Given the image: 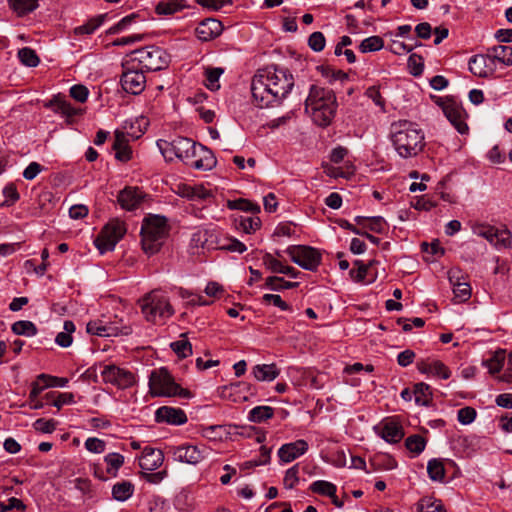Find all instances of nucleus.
<instances>
[{
  "mask_svg": "<svg viewBox=\"0 0 512 512\" xmlns=\"http://www.w3.org/2000/svg\"><path fill=\"white\" fill-rule=\"evenodd\" d=\"M148 125V121L145 117H140L134 121H125L120 132L125 133L127 138L136 140L140 138Z\"/></svg>",
  "mask_w": 512,
  "mask_h": 512,
  "instance_id": "c85d7f7f",
  "label": "nucleus"
},
{
  "mask_svg": "<svg viewBox=\"0 0 512 512\" xmlns=\"http://www.w3.org/2000/svg\"><path fill=\"white\" fill-rule=\"evenodd\" d=\"M263 302L273 304L274 306L280 308L282 311H290L291 306L287 304L284 300H282L280 295L277 294H264Z\"/></svg>",
  "mask_w": 512,
  "mask_h": 512,
  "instance_id": "0e129e2a",
  "label": "nucleus"
},
{
  "mask_svg": "<svg viewBox=\"0 0 512 512\" xmlns=\"http://www.w3.org/2000/svg\"><path fill=\"white\" fill-rule=\"evenodd\" d=\"M169 232L167 219L161 215L150 214L143 219L141 226V244L148 255L156 254Z\"/></svg>",
  "mask_w": 512,
  "mask_h": 512,
  "instance_id": "20e7f679",
  "label": "nucleus"
},
{
  "mask_svg": "<svg viewBox=\"0 0 512 512\" xmlns=\"http://www.w3.org/2000/svg\"><path fill=\"white\" fill-rule=\"evenodd\" d=\"M144 193L137 187H125L118 194L117 201L120 206L128 211H132L141 204Z\"/></svg>",
  "mask_w": 512,
  "mask_h": 512,
  "instance_id": "aec40b11",
  "label": "nucleus"
},
{
  "mask_svg": "<svg viewBox=\"0 0 512 512\" xmlns=\"http://www.w3.org/2000/svg\"><path fill=\"white\" fill-rule=\"evenodd\" d=\"M418 512H446L440 501L423 499L417 504Z\"/></svg>",
  "mask_w": 512,
  "mask_h": 512,
  "instance_id": "5fc2aeb1",
  "label": "nucleus"
},
{
  "mask_svg": "<svg viewBox=\"0 0 512 512\" xmlns=\"http://www.w3.org/2000/svg\"><path fill=\"white\" fill-rule=\"evenodd\" d=\"M299 464H295L289 468L284 476L283 485L286 489H293L299 482Z\"/></svg>",
  "mask_w": 512,
  "mask_h": 512,
  "instance_id": "603ef678",
  "label": "nucleus"
},
{
  "mask_svg": "<svg viewBox=\"0 0 512 512\" xmlns=\"http://www.w3.org/2000/svg\"><path fill=\"white\" fill-rule=\"evenodd\" d=\"M427 473L432 481H442L445 478L444 464L439 459H431L427 464Z\"/></svg>",
  "mask_w": 512,
  "mask_h": 512,
  "instance_id": "a19ab883",
  "label": "nucleus"
},
{
  "mask_svg": "<svg viewBox=\"0 0 512 512\" xmlns=\"http://www.w3.org/2000/svg\"><path fill=\"white\" fill-rule=\"evenodd\" d=\"M11 330L16 335L32 337L37 334V327L31 321L20 320L13 323Z\"/></svg>",
  "mask_w": 512,
  "mask_h": 512,
  "instance_id": "ea45409f",
  "label": "nucleus"
},
{
  "mask_svg": "<svg viewBox=\"0 0 512 512\" xmlns=\"http://www.w3.org/2000/svg\"><path fill=\"white\" fill-rule=\"evenodd\" d=\"M196 36L202 41H209L222 32V24L215 19H205L196 27Z\"/></svg>",
  "mask_w": 512,
  "mask_h": 512,
  "instance_id": "393cba45",
  "label": "nucleus"
},
{
  "mask_svg": "<svg viewBox=\"0 0 512 512\" xmlns=\"http://www.w3.org/2000/svg\"><path fill=\"white\" fill-rule=\"evenodd\" d=\"M127 57L129 58L127 64H132L133 68L138 67L144 72L165 69L170 62L168 53L163 48L155 45L133 50Z\"/></svg>",
  "mask_w": 512,
  "mask_h": 512,
  "instance_id": "39448f33",
  "label": "nucleus"
},
{
  "mask_svg": "<svg viewBox=\"0 0 512 512\" xmlns=\"http://www.w3.org/2000/svg\"><path fill=\"white\" fill-rule=\"evenodd\" d=\"M355 221L358 225L362 226L363 229H369L376 233H383L387 228V223L383 217H364L357 216Z\"/></svg>",
  "mask_w": 512,
  "mask_h": 512,
  "instance_id": "2f4dec72",
  "label": "nucleus"
},
{
  "mask_svg": "<svg viewBox=\"0 0 512 512\" xmlns=\"http://www.w3.org/2000/svg\"><path fill=\"white\" fill-rule=\"evenodd\" d=\"M172 145H174V139L170 142L162 139L157 141V146L161 154L168 161H172L176 157V150H174Z\"/></svg>",
  "mask_w": 512,
  "mask_h": 512,
  "instance_id": "13d9d810",
  "label": "nucleus"
},
{
  "mask_svg": "<svg viewBox=\"0 0 512 512\" xmlns=\"http://www.w3.org/2000/svg\"><path fill=\"white\" fill-rule=\"evenodd\" d=\"M185 7V0H161L155 10L159 15H172Z\"/></svg>",
  "mask_w": 512,
  "mask_h": 512,
  "instance_id": "473e14b6",
  "label": "nucleus"
},
{
  "mask_svg": "<svg viewBox=\"0 0 512 512\" xmlns=\"http://www.w3.org/2000/svg\"><path fill=\"white\" fill-rule=\"evenodd\" d=\"M308 443L303 439L283 444L278 450V457L283 463H290L308 451Z\"/></svg>",
  "mask_w": 512,
  "mask_h": 512,
  "instance_id": "a211bd4d",
  "label": "nucleus"
},
{
  "mask_svg": "<svg viewBox=\"0 0 512 512\" xmlns=\"http://www.w3.org/2000/svg\"><path fill=\"white\" fill-rule=\"evenodd\" d=\"M424 139V132L415 123L404 120L391 125V141L402 158L417 156L425 146Z\"/></svg>",
  "mask_w": 512,
  "mask_h": 512,
  "instance_id": "f03ea898",
  "label": "nucleus"
},
{
  "mask_svg": "<svg viewBox=\"0 0 512 512\" xmlns=\"http://www.w3.org/2000/svg\"><path fill=\"white\" fill-rule=\"evenodd\" d=\"M217 161L213 152L207 147L197 144L195 149V158H193L189 165L197 170H211L215 167Z\"/></svg>",
  "mask_w": 512,
  "mask_h": 512,
  "instance_id": "6ab92c4d",
  "label": "nucleus"
},
{
  "mask_svg": "<svg viewBox=\"0 0 512 512\" xmlns=\"http://www.w3.org/2000/svg\"><path fill=\"white\" fill-rule=\"evenodd\" d=\"M415 402L419 405L428 406L432 400L430 386L425 383H418L414 388Z\"/></svg>",
  "mask_w": 512,
  "mask_h": 512,
  "instance_id": "58836bf2",
  "label": "nucleus"
},
{
  "mask_svg": "<svg viewBox=\"0 0 512 512\" xmlns=\"http://www.w3.org/2000/svg\"><path fill=\"white\" fill-rule=\"evenodd\" d=\"M223 72H224V69L220 68V67L207 68L205 70V75H206V84L205 85L209 90L215 91L220 88L219 78L223 74Z\"/></svg>",
  "mask_w": 512,
  "mask_h": 512,
  "instance_id": "a18cd8bd",
  "label": "nucleus"
},
{
  "mask_svg": "<svg viewBox=\"0 0 512 512\" xmlns=\"http://www.w3.org/2000/svg\"><path fill=\"white\" fill-rule=\"evenodd\" d=\"M488 53L486 55H474L469 60V70L476 76L486 78L491 73Z\"/></svg>",
  "mask_w": 512,
  "mask_h": 512,
  "instance_id": "c756f323",
  "label": "nucleus"
},
{
  "mask_svg": "<svg viewBox=\"0 0 512 512\" xmlns=\"http://www.w3.org/2000/svg\"><path fill=\"white\" fill-rule=\"evenodd\" d=\"M127 228L120 219L110 220L96 237L94 243L101 254L114 250L116 244L126 234Z\"/></svg>",
  "mask_w": 512,
  "mask_h": 512,
  "instance_id": "6e6552de",
  "label": "nucleus"
},
{
  "mask_svg": "<svg viewBox=\"0 0 512 512\" xmlns=\"http://www.w3.org/2000/svg\"><path fill=\"white\" fill-rule=\"evenodd\" d=\"M131 139L127 138L125 133L116 130L114 133V142L112 149L115 152V158L121 162H127L132 158V150L129 145Z\"/></svg>",
  "mask_w": 512,
  "mask_h": 512,
  "instance_id": "4be33fe9",
  "label": "nucleus"
},
{
  "mask_svg": "<svg viewBox=\"0 0 512 512\" xmlns=\"http://www.w3.org/2000/svg\"><path fill=\"white\" fill-rule=\"evenodd\" d=\"M84 445H85V448L89 452L98 453V454L103 453L106 448L105 441H103L99 438H96V437H90V438L86 439Z\"/></svg>",
  "mask_w": 512,
  "mask_h": 512,
  "instance_id": "e2e57ef3",
  "label": "nucleus"
},
{
  "mask_svg": "<svg viewBox=\"0 0 512 512\" xmlns=\"http://www.w3.org/2000/svg\"><path fill=\"white\" fill-rule=\"evenodd\" d=\"M134 493V485L130 481H121L112 487V496L115 500L124 502Z\"/></svg>",
  "mask_w": 512,
  "mask_h": 512,
  "instance_id": "72a5a7b5",
  "label": "nucleus"
},
{
  "mask_svg": "<svg viewBox=\"0 0 512 512\" xmlns=\"http://www.w3.org/2000/svg\"><path fill=\"white\" fill-rule=\"evenodd\" d=\"M442 110L459 133L464 134L468 131V126L464 120V110L460 105L452 100H447L442 103Z\"/></svg>",
  "mask_w": 512,
  "mask_h": 512,
  "instance_id": "dca6fc26",
  "label": "nucleus"
},
{
  "mask_svg": "<svg viewBox=\"0 0 512 512\" xmlns=\"http://www.w3.org/2000/svg\"><path fill=\"white\" fill-rule=\"evenodd\" d=\"M106 17V14L99 15L97 17H94L90 19L87 23L78 26L75 28V34L77 35H83V34H92L94 31L101 26L104 19Z\"/></svg>",
  "mask_w": 512,
  "mask_h": 512,
  "instance_id": "49530a36",
  "label": "nucleus"
},
{
  "mask_svg": "<svg viewBox=\"0 0 512 512\" xmlns=\"http://www.w3.org/2000/svg\"><path fill=\"white\" fill-rule=\"evenodd\" d=\"M262 259H263L264 265L271 272L282 273V271H284L283 269H284L285 265L280 260L275 258L272 254L265 253Z\"/></svg>",
  "mask_w": 512,
  "mask_h": 512,
  "instance_id": "6e6d98bb",
  "label": "nucleus"
},
{
  "mask_svg": "<svg viewBox=\"0 0 512 512\" xmlns=\"http://www.w3.org/2000/svg\"><path fill=\"white\" fill-rule=\"evenodd\" d=\"M378 429L379 435L388 443H398L404 436L402 426L393 420H384Z\"/></svg>",
  "mask_w": 512,
  "mask_h": 512,
  "instance_id": "b1692460",
  "label": "nucleus"
},
{
  "mask_svg": "<svg viewBox=\"0 0 512 512\" xmlns=\"http://www.w3.org/2000/svg\"><path fill=\"white\" fill-rule=\"evenodd\" d=\"M56 424V421L53 419L40 418L33 423V427L42 433H52L56 429Z\"/></svg>",
  "mask_w": 512,
  "mask_h": 512,
  "instance_id": "680f3d73",
  "label": "nucleus"
},
{
  "mask_svg": "<svg viewBox=\"0 0 512 512\" xmlns=\"http://www.w3.org/2000/svg\"><path fill=\"white\" fill-rule=\"evenodd\" d=\"M164 461V454L160 449L145 447L139 460V466L143 470L154 471L158 469Z\"/></svg>",
  "mask_w": 512,
  "mask_h": 512,
  "instance_id": "412c9836",
  "label": "nucleus"
},
{
  "mask_svg": "<svg viewBox=\"0 0 512 512\" xmlns=\"http://www.w3.org/2000/svg\"><path fill=\"white\" fill-rule=\"evenodd\" d=\"M13 509H16L18 511H24L26 509V506L20 499L15 497L9 498L6 503H0V512H8Z\"/></svg>",
  "mask_w": 512,
  "mask_h": 512,
  "instance_id": "69168bd1",
  "label": "nucleus"
},
{
  "mask_svg": "<svg viewBox=\"0 0 512 512\" xmlns=\"http://www.w3.org/2000/svg\"><path fill=\"white\" fill-rule=\"evenodd\" d=\"M171 452L176 461L196 465L208 456V448L191 444H182L171 447Z\"/></svg>",
  "mask_w": 512,
  "mask_h": 512,
  "instance_id": "ddd939ff",
  "label": "nucleus"
},
{
  "mask_svg": "<svg viewBox=\"0 0 512 512\" xmlns=\"http://www.w3.org/2000/svg\"><path fill=\"white\" fill-rule=\"evenodd\" d=\"M149 387L154 396L180 397L190 399L193 394L178 385L166 369L153 371L149 378Z\"/></svg>",
  "mask_w": 512,
  "mask_h": 512,
  "instance_id": "0eeeda50",
  "label": "nucleus"
},
{
  "mask_svg": "<svg viewBox=\"0 0 512 512\" xmlns=\"http://www.w3.org/2000/svg\"><path fill=\"white\" fill-rule=\"evenodd\" d=\"M139 17L138 14L132 13L128 16L123 17L118 23H116L114 26L110 27L108 30L109 34H117L123 30H125L127 27H129L135 20Z\"/></svg>",
  "mask_w": 512,
  "mask_h": 512,
  "instance_id": "864d4df0",
  "label": "nucleus"
},
{
  "mask_svg": "<svg viewBox=\"0 0 512 512\" xmlns=\"http://www.w3.org/2000/svg\"><path fill=\"white\" fill-rule=\"evenodd\" d=\"M376 263L377 262L375 260L370 261L368 264H364L362 261L356 260L354 262V265L357 266V269H352L350 271L352 279L356 282H363L367 275L369 274L373 265Z\"/></svg>",
  "mask_w": 512,
  "mask_h": 512,
  "instance_id": "c03bdc74",
  "label": "nucleus"
},
{
  "mask_svg": "<svg viewBox=\"0 0 512 512\" xmlns=\"http://www.w3.org/2000/svg\"><path fill=\"white\" fill-rule=\"evenodd\" d=\"M170 347L180 358H186L192 355V345L187 340H178L172 342Z\"/></svg>",
  "mask_w": 512,
  "mask_h": 512,
  "instance_id": "3c124183",
  "label": "nucleus"
},
{
  "mask_svg": "<svg viewBox=\"0 0 512 512\" xmlns=\"http://www.w3.org/2000/svg\"><path fill=\"white\" fill-rule=\"evenodd\" d=\"M274 415V409L270 406H256L250 410L248 419L253 423H262Z\"/></svg>",
  "mask_w": 512,
  "mask_h": 512,
  "instance_id": "c9c22d12",
  "label": "nucleus"
},
{
  "mask_svg": "<svg viewBox=\"0 0 512 512\" xmlns=\"http://www.w3.org/2000/svg\"><path fill=\"white\" fill-rule=\"evenodd\" d=\"M124 71L120 78L122 89L130 94L139 95L146 87V76L144 71L138 67L133 68L132 64H123Z\"/></svg>",
  "mask_w": 512,
  "mask_h": 512,
  "instance_id": "f8f14e48",
  "label": "nucleus"
},
{
  "mask_svg": "<svg viewBox=\"0 0 512 512\" xmlns=\"http://www.w3.org/2000/svg\"><path fill=\"white\" fill-rule=\"evenodd\" d=\"M448 279L453 287L454 298L465 302L471 297V287L461 269L454 267L448 271Z\"/></svg>",
  "mask_w": 512,
  "mask_h": 512,
  "instance_id": "2eb2a0df",
  "label": "nucleus"
},
{
  "mask_svg": "<svg viewBox=\"0 0 512 512\" xmlns=\"http://www.w3.org/2000/svg\"><path fill=\"white\" fill-rule=\"evenodd\" d=\"M100 375L104 383L122 390L133 387L137 382L134 372L115 364L102 365Z\"/></svg>",
  "mask_w": 512,
  "mask_h": 512,
  "instance_id": "1a4fd4ad",
  "label": "nucleus"
},
{
  "mask_svg": "<svg viewBox=\"0 0 512 512\" xmlns=\"http://www.w3.org/2000/svg\"><path fill=\"white\" fill-rule=\"evenodd\" d=\"M89 95V90L84 85H73L70 88V96L80 103H84Z\"/></svg>",
  "mask_w": 512,
  "mask_h": 512,
  "instance_id": "774afa93",
  "label": "nucleus"
},
{
  "mask_svg": "<svg viewBox=\"0 0 512 512\" xmlns=\"http://www.w3.org/2000/svg\"><path fill=\"white\" fill-rule=\"evenodd\" d=\"M310 490L316 494L335 497L337 488L331 482L325 480H317L310 485Z\"/></svg>",
  "mask_w": 512,
  "mask_h": 512,
  "instance_id": "37998d69",
  "label": "nucleus"
},
{
  "mask_svg": "<svg viewBox=\"0 0 512 512\" xmlns=\"http://www.w3.org/2000/svg\"><path fill=\"white\" fill-rule=\"evenodd\" d=\"M473 232L486 239L497 249H505L511 246V232L505 228H497L488 224H478L473 228Z\"/></svg>",
  "mask_w": 512,
  "mask_h": 512,
  "instance_id": "9b49d317",
  "label": "nucleus"
},
{
  "mask_svg": "<svg viewBox=\"0 0 512 512\" xmlns=\"http://www.w3.org/2000/svg\"><path fill=\"white\" fill-rule=\"evenodd\" d=\"M3 195L6 198L3 205L10 206L17 202L20 198V195L17 191V188L14 184H8L3 189Z\"/></svg>",
  "mask_w": 512,
  "mask_h": 512,
  "instance_id": "338daca9",
  "label": "nucleus"
},
{
  "mask_svg": "<svg viewBox=\"0 0 512 512\" xmlns=\"http://www.w3.org/2000/svg\"><path fill=\"white\" fill-rule=\"evenodd\" d=\"M326 44L325 36L322 32H313L308 39L309 47L315 51L320 52L324 49Z\"/></svg>",
  "mask_w": 512,
  "mask_h": 512,
  "instance_id": "bf43d9fd",
  "label": "nucleus"
},
{
  "mask_svg": "<svg viewBox=\"0 0 512 512\" xmlns=\"http://www.w3.org/2000/svg\"><path fill=\"white\" fill-rule=\"evenodd\" d=\"M104 461L107 465L106 473L110 477H116L118 475V470L124 464V456L119 453L112 452L104 457Z\"/></svg>",
  "mask_w": 512,
  "mask_h": 512,
  "instance_id": "f704fd0d",
  "label": "nucleus"
},
{
  "mask_svg": "<svg viewBox=\"0 0 512 512\" xmlns=\"http://www.w3.org/2000/svg\"><path fill=\"white\" fill-rule=\"evenodd\" d=\"M86 330L89 334L100 337H115L132 333V328L129 325H118L116 322H105L103 320L88 322Z\"/></svg>",
  "mask_w": 512,
  "mask_h": 512,
  "instance_id": "4468645a",
  "label": "nucleus"
},
{
  "mask_svg": "<svg viewBox=\"0 0 512 512\" xmlns=\"http://www.w3.org/2000/svg\"><path fill=\"white\" fill-rule=\"evenodd\" d=\"M383 45L384 42L382 38H380L379 36H371L365 38L361 42L359 49L362 53L374 52L380 50L383 47Z\"/></svg>",
  "mask_w": 512,
  "mask_h": 512,
  "instance_id": "8fccbe9b",
  "label": "nucleus"
},
{
  "mask_svg": "<svg viewBox=\"0 0 512 512\" xmlns=\"http://www.w3.org/2000/svg\"><path fill=\"white\" fill-rule=\"evenodd\" d=\"M40 0H7L9 9L19 18H23L39 8Z\"/></svg>",
  "mask_w": 512,
  "mask_h": 512,
  "instance_id": "bb28decb",
  "label": "nucleus"
},
{
  "mask_svg": "<svg viewBox=\"0 0 512 512\" xmlns=\"http://www.w3.org/2000/svg\"><path fill=\"white\" fill-rule=\"evenodd\" d=\"M491 63L495 61L505 66H512V47L506 45H495L487 49Z\"/></svg>",
  "mask_w": 512,
  "mask_h": 512,
  "instance_id": "cd10ccee",
  "label": "nucleus"
},
{
  "mask_svg": "<svg viewBox=\"0 0 512 512\" xmlns=\"http://www.w3.org/2000/svg\"><path fill=\"white\" fill-rule=\"evenodd\" d=\"M212 237V234L205 229H199L192 234L191 244L195 248H212L213 242L209 241V238Z\"/></svg>",
  "mask_w": 512,
  "mask_h": 512,
  "instance_id": "79ce46f5",
  "label": "nucleus"
},
{
  "mask_svg": "<svg viewBox=\"0 0 512 512\" xmlns=\"http://www.w3.org/2000/svg\"><path fill=\"white\" fill-rule=\"evenodd\" d=\"M265 285L270 290L281 291L284 289H294L299 286V283L286 281L282 277L278 276H270L266 278Z\"/></svg>",
  "mask_w": 512,
  "mask_h": 512,
  "instance_id": "e433bc0d",
  "label": "nucleus"
},
{
  "mask_svg": "<svg viewBox=\"0 0 512 512\" xmlns=\"http://www.w3.org/2000/svg\"><path fill=\"white\" fill-rule=\"evenodd\" d=\"M408 67L410 72L414 76H419L422 74L424 69V61L420 55L411 54L408 59Z\"/></svg>",
  "mask_w": 512,
  "mask_h": 512,
  "instance_id": "052dcab7",
  "label": "nucleus"
},
{
  "mask_svg": "<svg viewBox=\"0 0 512 512\" xmlns=\"http://www.w3.org/2000/svg\"><path fill=\"white\" fill-rule=\"evenodd\" d=\"M252 374L258 381H273L276 379L280 370L276 364H258L252 368Z\"/></svg>",
  "mask_w": 512,
  "mask_h": 512,
  "instance_id": "7c9ffc66",
  "label": "nucleus"
},
{
  "mask_svg": "<svg viewBox=\"0 0 512 512\" xmlns=\"http://www.w3.org/2000/svg\"><path fill=\"white\" fill-rule=\"evenodd\" d=\"M294 77L286 69L275 66L259 70L252 79V97L260 108L279 105L291 92Z\"/></svg>",
  "mask_w": 512,
  "mask_h": 512,
  "instance_id": "f257e3e1",
  "label": "nucleus"
},
{
  "mask_svg": "<svg viewBox=\"0 0 512 512\" xmlns=\"http://www.w3.org/2000/svg\"><path fill=\"white\" fill-rule=\"evenodd\" d=\"M45 106L67 118H72L81 113V109L73 107L70 102L61 95L54 96Z\"/></svg>",
  "mask_w": 512,
  "mask_h": 512,
  "instance_id": "a878e982",
  "label": "nucleus"
},
{
  "mask_svg": "<svg viewBox=\"0 0 512 512\" xmlns=\"http://www.w3.org/2000/svg\"><path fill=\"white\" fill-rule=\"evenodd\" d=\"M139 303L144 317L149 322L157 323L174 314L168 297L159 290L151 291Z\"/></svg>",
  "mask_w": 512,
  "mask_h": 512,
  "instance_id": "423d86ee",
  "label": "nucleus"
},
{
  "mask_svg": "<svg viewBox=\"0 0 512 512\" xmlns=\"http://www.w3.org/2000/svg\"><path fill=\"white\" fill-rule=\"evenodd\" d=\"M197 143L186 137H176L174 139V150L176 157L189 165L190 161L195 158V149Z\"/></svg>",
  "mask_w": 512,
  "mask_h": 512,
  "instance_id": "5701e85b",
  "label": "nucleus"
},
{
  "mask_svg": "<svg viewBox=\"0 0 512 512\" xmlns=\"http://www.w3.org/2000/svg\"><path fill=\"white\" fill-rule=\"evenodd\" d=\"M477 416V412L473 407H464L458 410L457 420L463 425L471 424Z\"/></svg>",
  "mask_w": 512,
  "mask_h": 512,
  "instance_id": "4d7b16f0",
  "label": "nucleus"
},
{
  "mask_svg": "<svg viewBox=\"0 0 512 512\" xmlns=\"http://www.w3.org/2000/svg\"><path fill=\"white\" fill-rule=\"evenodd\" d=\"M505 357V350L499 349L494 353V356L486 362L490 374H496L502 370Z\"/></svg>",
  "mask_w": 512,
  "mask_h": 512,
  "instance_id": "de8ad7c7",
  "label": "nucleus"
},
{
  "mask_svg": "<svg viewBox=\"0 0 512 512\" xmlns=\"http://www.w3.org/2000/svg\"><path fill=\"white\" fill-rule=\"evenodd\" d=\"M305 112L318 126H328L336 112V97L333 91L312 85L305 100Z\"/></svg>",
  "mask_w": 512,
  "mask_h": 512,
  "instance_id": "7ed1b4c3",
  "label": "nucleus"
},
{
  "mask_svg": "<svg viewBox=\"0 0 512 512\" xmlns=\"http://www.w3.org/2000/svg\"><path fill=\"white\" fill-rule=\"evenodd\" d=\"M18 57L21 63L28 67H36L40 61L36 52L28 47L20 49Z\"/></svg>",
  "mask_w": 512,
  "mask_h": 512,
  "instance_id": "09e8293b",
  "label": "nucleus"
},
{
  "mask_svg": "<svg viewBox=\"0 0 512 512\" xmlns=\"http://www.w3.org/2000/svg\"><path fill=\"white\" fill-rule=\"evenodd\" d=\"M155 421L179 426L185 424L188 418L186 413L180 408L162 406L155 412Z\"/></svg>",
  "mask_w": 512,
  "mask_h": 512,
  "instance_id": "f3484780",
  "label": "nucleus"
},
{
  "mask_svg": "<svg viewBox=\"0 0 512 512\" xmlns=\"http://www.w3.org/2000/svg\"><path fill=\"white\" fill-rule=\"evenodd\" d=\"M426 440L424 437H422L419 434L410 435L405 440V446L406 448L414 455L418 456L420 455L425 447H426Z\"/></svg>",
  "mask_w": 512,
  "mask_h": 512,
  "instance_id": "4c0bfd02",
  "label": "nucleus"
},
{
  "mask_svg": "<svg viewBox=\"0 0 512 512\" xmlns=\"http://www.w3.org/2000/svg\"><path fill=\"white\" fill-rule=\"evenodd\" d=\"M286 253L295 264L309 271H315L321 263V254L310 246L291 245Z\"/></svg>",
  "mask_w": 512,
  "mask_h": 512,
  "instance_id": "9d476101",
  "label": "nucleus"
}]
</instances>
